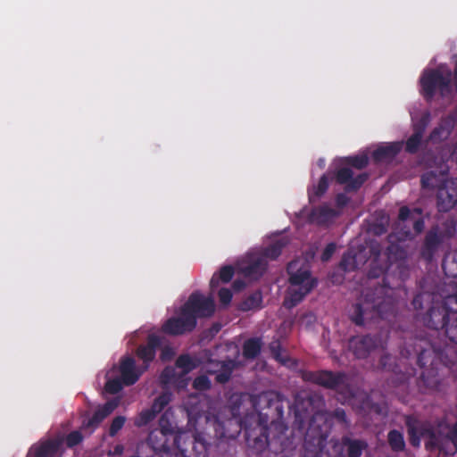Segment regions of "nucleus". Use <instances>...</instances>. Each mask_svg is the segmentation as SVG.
Segmentation results:
<instances>
[{
    "instance_id": "nucleus-8",
    "label": "nucleus",
    "mask_w": 457,
    "mask_h": 457,
    "mask_svg": "<svg viewBox=\"0 0 457 457\" xmlns=\"http://www.w3.org/2000/svg\"><path fill=\"white\" fill-rule=\"evenodd\" d=\"M302 378L305 382H310L326 389L336 391L344 398L352 395V389L349 379L344 371H332L328 370H305L302 374Z\"/></svg>"
},
{
    "instance_id": "nucleus-53",
    "label": "nucleus",
    "mask_w": 457,
    "mask_h": 457,
    "mask_svg": "<svg viewBox=\"0 0 457 457\" xmlns=\"http://www.w3.org/2000/svg\"><path fill=\"white\" fill-rule=\"evenodd\" d=\"M430 120H431V113L429 111H426L420 116L418 123L413 126V130L420 131V133L424 134Z\"/></svg>"
},
{
    "instance_id": "nucleus-49",
    "label": "nucleus",
    "mask_w": 457,
    "mask_h": 457,
    "mask_svg": "<svg viewBox=\"0 0 457 457\" xmlns=\"http://www.w3.org/2000/svg\"><path fill=\"white\" fill-rule=\"evenodd\" d=\"M353 175V170L350 168H341L336 173V181L340 185L346 186L347 183L350 182Z\"/></svg>"
},
{
    "instance_id": "nucleus-51",
    "label": "nucleus",
    "mask_w": 457,
    "mask_h": 457,
    "mask_svg": "<svg viewBox=\"0 0 457 457\" xmlns=\"http://www.w3.org/2000/svg\"><path fill=\"white\" fill-rule=\"evenodd\" d=\"M83 441V436L80 431H71L66 436L65 444L67 447L72 448Z\"/></svg>"
},
{
    "instance_id": "nucleus-44",
    "label": "nucleus",
    "mask_w": 457,
    "mask_h": 457,
    "mask_svg": "<svg viewBox=\"0 0 457 457\" xmlns=\"http://www.w3.org/2000/svg\"><path fill=\"white\" fill-rule=\"evenodd\" d=\"M389 219L386 216L381 217L380 220L374 222L370 231L375 236H381L387 232Z\"/></svg>"
},
{
    "instance_id": "nucleus-6",
    "label": "nucleus",
    "mask_w": 457,
    "mask_h": 457,
    "mask_svg": "<svg viewBox=\"0 0 457 457\" xmlns=\"http://www.w3.org/2000/svg\"><path fill=\"white\" fill-rule=\"evenodd\" d=\"M297 262H290L287 264L289 287L283 305L287 309H292L299 304L318 285L317 278L312 276L307 268H297Z\"/></svg>"
},
{
    "instance_id": "nucleus-57",
    "label": "nucleus",
    "mask_w": 457,
    "mask_h": 457,
    "mask_svg": "<svg viewBox=\"0 0 457 457\" xmlns=\"http://www.w3.org/2000/svg\"><path fill=\"white\" fill-rule=\"evenodd\" d=\"M336 248H337V245L335 243L328 244L321 253V256H320L321 261L328 262L334 254Z\"/></svg>"
},
{
    "instance_id": "nucleus-43",
    "label": "nucleus",
    "mask_w": 457,
    "mask_h": 457,
    "mask_svg": "<svg viewBox=\"0 0 457 457\" xmlns=\"http://www.w3.org/2000/svg\"><path fill=\"white\" fill-rule=\"evenodd\" d=\"M346 163L358 170L364 169L369 164V157L367 154H359L349 156L345 160Z\"/></svg>"
},
{
    "instance_id": "nucleus-55",
    "label": "nucleus",
    "mask_w": 457,
    "mask_h": 457,
    "mask_svg": "<svg viewBox=\"0 0 457 457\" xmlns=\"http://www.w3.org/2000/svg\"><path fill=\"white\" fill-rule=\"evenodd\" d=\"M126 419L123 416L115 417L109 428V436H114L123 428Z\"/></svg>"
},
{
    "instance_id": "nucleus-48",
    "label": "nucleus",
    "mask_w": 457,
    "mask_h": 457,
    "mask_svg": "<svg viewBox=\"0 0 457 457\" xmlns=\"http://www.w3.org/2000/svg\"><path fill=\"white\" fill-rule=\"evenodd\" d=\"M269 349H270V352L272 357L276 361H278L283 364H285L287 362V359L281 355L282 346L278 340L272 341L269 345Z\"/></svg>"
},
{
    "instance_id": "nucleus-42",
    "label": "nucleus",
    "mask_w": 457,
    "mask_h": 457,
    "mask_svg": "<svg viewBox=\"0 0 457 457\" xmlns=\"http://www.w3.org/2000/svg\"><path fill=\"white\" fill-rule=\"evenodd\" d=\"M456 224V221L453 218L447 219L442 223V230L439 231V235L442 237L443 240L445 238H451L455 235Z\"/></svg>"
},
{
    "instance_id": "nucleus-39",
    "label": "nucleus",
    "mask_w": 457,
    "mask_h": 457,
    "mask_svg": "<svg viewBox=\"0 0 457 457\" xmlns=\"http://www.w3.org/2000/svg\"><path fill=\"white\" fill-rule=\"evenodd\" d=\"M339 266L344 271H352L358 268L357 254L351 251L345 253L340 261Z\"/></svg>"
},
{
    "instance_id": "nucleus-21",
    "label": "nucleus",
    "mask_w": 457,
    "mask_h": 457,
    "mask_svg": "<svg viewBox=\"0 0 457 457\" xmlns=\"http://www.w3.org/2000/svg\"><path fill=\"white\" fill-rule=\"evenodd\" d=\"M338 215V212L327 204H323L313 208L309 216L308 220L317 225H328Z\"/></svg>"
},
{
    "instance_id": "nucleus-32",
    "label": "nucleus",
    "mask_w": 457,
    "mask_h": 457,
    "mask_svg": "<svg viewBox=\"0 0 457 457\" xmlns=\"http://www.w3.org/2000/svg\"><path fill=\"white\" fill-rule=\"evenodd\" d=\"M328 188V177L327 174H323L317 186H313L312 189L308 190V197L311 203H314L319 200Z\"/></svg>"
},
{
    "instance_id": "nucleus-4",
    "label": "nucleus",
    "mask_w": 457,
    "mask_h": 457,
    "mask_svg": "<svg viewBox=\"0 0 457 457\" xmlns=\"http://www.w3.org/2000/svg\"><path fill=\"white\" fill-rule=\"evenodd\" d=\"M412 237L410 228L403 230L399 235L394 233L388 235V243L386 252L382 253V247L379 244H372L370 247V264L368 271L369 278H378L383 276L389 267L396 264L397 268H406L408 253L405 247L400 243H395V240L403 241Z\"/></svg>"
},
{
    "instance_id": "nucleus-34",
    "label": "nucleus",
    "mask_w": 457,
    "mask_h": 457,
    "mask_svg": "<svg viewBox=\"0 0 457 457\" xmlns=\"http://www.w3.org/2000/svg\"><path fill=\"white\" fill-rule=\"evenodd\" d=\"M287 245V241L284 238H280L263 250V257L265 260L269 258L270 260H276L282 253L284 247Z\"/></svg>"
},
{
    "instance_id": "nucleus-61",
    "label": "nucleus",
    "mask_w": 457,
    "mask_h": 457,
    "mask_svg": "<svg viewBox=\"0 0 457 457\" xmlns=\"http://www.w3.org/2000/svg\"><path fill=\"white\" fill-rule=\"evenodd\" d=\"M332 417H334L340 422L346 421V413H345V410L342 408L335 409L332 412Z\"/></svg>"
},
{
    "instance_id": "nucleus-9",
    "label": "nucleus",
    "mask_w": 457,
    "mask_h": 457,
    "mask_svg": "<svg viewBox=\"0 0 457 457\" xmlns=\"http://www.w3.org/2000/svg\"><path fill=\"white\" fill-rule=\"evenodd\" d=\"M172 446V457H207L210 444L202 433L180 432Z\"/></svg>"
},
{
    "instance_id": "nucleus-60",
    "label": "nucleus",
    "mask_w": 457,
    "mask_h": 457,
    "mask_svg": "<svg viewBox=\"0 0 457 457\" xmlns=\"http://www.w3.org/2000/svg\"><path fill=\"white\" fill-rule=\"evenodd\" d=\"M348 202H349V197L345 194L339 193L337 195L336 204L337 207L343 208L348 204Z\"/></svg>"
},
{
    "instance_id": "nucleus-7",
    "label": "nucleus",
    "mask_w": 457,
    "mask_h": 457,
    "mask_svg": "<svg viewBox=\"0 0 457 457\" xmlns=\"http://www.w3.org/2000/svg\"><path fill=\"white\" fill-rule=\"evenodd\" d=\"M452 71L443 72L440 69H426L420 78V93L423 98L431 103L436 93L442 97L452 93Z\"/></svg>"
},
{
    "instance_id": "nucleus-24",
    "label": "nucleus",
    "mask_w": 457,
    "mask_h": 457,
    "mask_svg": "<svg viewBox=\"0 0 457 457\" xmlns=\"http://www.w3.org/2000/svg\"><path fill=\"white\" fill-rule=\"evenodd\" d=\"M446 180H450V179L446 178L445 173L429 170L422 174L420 178V184L423 189H436L437 192L439 187H442V185L445 184Z\"/></svg>"
},
{
    "instance_id": "nucleus-50",
    "label": "nucleus",
    "mask_w": 457,
    "mask_h": 457,
    "mask_svg": "<svg viewBox=\"0 0 457 457\" xmlns=\"http://www.w3.org/2000/svg\"><path fill=\"white\" fill-rule=\"evenodd\" d=\"M177 378V372L173 367H165L161 373L160 379L164 385L172 384Z\"/></svg>"
},
{
    "instance_id": "nucleus-1",
    "label": "nucleus",
    "mask_w": 457,
    "mask_h": 457,
    "mask_svg": "<svg viewBox=\"0 0 457 457\" xmlns=\"http://www.w3.org/2000/svg\"><path fill=\"white\" fill-rule=\"evenodd\" d=\"M443 331L454 345L415 337L401 347L402 357L408 359L412 354L417 355V364L422 370L417 379L421 394L445 393L449 386V375L457 378V311L452 314Z\"/></svg>"
},
{
    "instance_id": "nucleus-46",
    "label": "nucleus",
    "mask_w": 457,
    "mask_h": 457,
    "mask_svg": "<svg viewBox=\"0 0 457 457\" xmlns=\"http://www.w3.org/2000/svg\"><path fill=\"white\" fill-rule=\"evenodd\" d=\"M170 401V395L163 393L154 399L151 408L158 414L168 405Z\"/></svg>"
},
{
    "instance_id": "nucleus-19",
    "label": "nucleus",
    "mask_w": 457,
    "mask_h": 457,
    "mask_svg": "<svg viewBox=\"0 0 457 457\" xmlns=\"http://www.w3.org/2000/svg\"><path fill=\"white\" fill-rule=\"evenodd\" d=\"M120 378L125 386H132L139 379L141 373L137 370L132 357H123L120 362Z\"/></svg>"
},
{
    "instance_id": "nucleus-11",
    "label": "nucleus",
    "mask_w": 457,
    "mask_h": 457,
    "mask_svg": "<svg viewBox=\"0 0 457 457\" xmlns=\"http://www.w3.org/2000/svg\"><path fill=\"white\" fill-rule=\"evenodd\" d=\"M195 317L184 311L181 306L179 315L168 319L162 325L163 333L170 336H180L192 332L196 327Z\"/></svg>"
},
{
    "instance_id": "nucleus-5",
    "label": "nucleus",
    "mask_w": 457,
    "mask_h": 457,
    "mask_svg": "<svg viewBox=\"0 0 457 457\" xmlns=\"http://www.w3.org/2000/svg\"><path fill=\"white\" fill-rule=\"evenodd\" d=\"M389 286L383 278V285L375 287L373 295L367 293L363 301L357 303L352 307V321L361 326L365 321H372L378 319L387 320L395 316V303L392 297L386 295Z\"/></svg>"
},
{
    "instance_id": "nucleus-35",
    "label": "nucleus",
    "mask_w": 457,
    "mask_h": 457,
    "mask_svg": "<svg viewBox=\"0 0 457 457\" xmlns=\"http://www.w3.org/2000/svg\"><path fill=\"white\" fill-rule=\"evenodd\" d=\"M177 368L182 370V374L186 375L198 367V363L189 354H180L175 362Z\"/></svg>"
},
{
    "instance_id": "nucleus-29",
    "label": "nucleus",
    "mask_w": 457,
    "mask_h": 457,
    "mask_svg": "<svg viewBox=\"0 0 457 457\" xmlns=\"http://www.w3.org/2000/svg\"><path fill=\"white\" fill-rule=\"evenodd\" d=\"M316 396L313 395H307L305 397L297 395L295 403V412L296 418L305 417L309 412V409L312 407Z\"/></svg>"
},
{
    "instance_id": "nucleus-56",
    "label": "nucleus",
    "mask_w": 457,
    "mask_h": 457,
    "mask_svg": "<svg viewBox=\"0 0 457 457\" xmlns=\"http://www.w3.org/2000/svg\"><path fill=\"white\" fill-rule=\"evenodd\" d=\"M219 299L221 304L228 305L232 300V292L228 288L222 287L218 292Z\"/></svg>"
},
{
    "instance_id": "nucleus-16",
    "label": "nucleus",
    "mask_w": 457,
    "mask_h": 457,
    "mask_svg": "<svg viewBox=\"0 0 457 457\" xmlns=\"http://www.w3.org/2000/svg\"><path fill=\"white\" fill-rule=\"evenodd\" d=\"M411 224L415 235L420 234L425 228L423 210L420 207L410 209L403 206L399 210L398 225Z\"/></svg>"
},
{
    "instance_id": "nucleus-3",
    "label": "nucleus",
    "mask_w": 457,
    "mask_h": 457,
    "mask_svg": "<svg viewBox=\"0 0 457 457\" xmlns=\"http://www.w3.org/2000/svg\"><path fill=\"white\" fill-rule=\"evenodd\" d=\"M448 284H454L452 294L443 296L435 293L420 292L411 302L417 312V318L425 327L435 331L443 330L452 314L457 311V283L450 281Z\"/></svg>"
},
{
    "instance_id": "nucleus-14",
    "label": "nucleus",
    "mask_w": 457,
    "mask_h": 457,
    "mask_svg": "<svg viewBox=\"0 0 457 457\" xmlns=\"http://www.w3.org/2000/svg\"><path fill=\"white\" fill-rule=\"evenodd\" d=\"M381 345V338L378 336H357L349 340V349L357 359L367 358L371 352Z\"/></svg>"
},
{
    "instance_id": "nucleus-25",
    "label": "nucleus",
    "mask_w": 457,
    "mask_h": 457,
    "mask_svg": "<svg viewBox=\"0 0 457 457\" xmlns=\"http://www.w3.org/2000/svg\"><path fill=\"white\" fill-rule=\"evenodd\" d=\"M117 403L109 401L95 411L92 417L84 421L83 426L86 428H96L101 422L108 417L117 407Z\"/></svg>"
},
{
    "instance_id": "nucleus-40",
    "label": "nucleus",
    "mask_w": 457,
    "mask_h": 457,
    "mask_svg": "<svg viewBox=\"0 0 457 457\" xmlns=\"http://www.w3.org/2000/svg\"><path fill=\"white\" fill-rule=\"evenodd\" d=\"M158 430L164 432L168 436H172V443H174V437H177L179 433H176L175 427L170 422L168 414L163 413L159 420Z\"/></svg>"
},
{
    "instance_id": "nucleus-59",
    "label": "nucleus",
    "mask_w": 457,
    "mask_h": 457,
    "mask_svg": "<svg viewBox=\"0 0 457 457\" xmlns=\"http://www.w3.org/2000/svg\"><path fill=\"white\" fill-rule=\"evenodd\" d=\"M394 358L390 354H384L379 360V365L383 370H390Z\"/></svg>"
},
{
    "instance_id": "nucleus-41",
    "label": "nucleus",
    "mask_w": 457,
    "mask_h": 457,
    "mask_svg": "<svg viewBox=\"0 0 457 457\" xmlns=\"http://www.w3.org/2000/svg\"><path fill=\"white\" fill-rule=\"evenodd\" d=\"M436 445L439 451L449 457L454 456V454L457 453V444L446 436L438 441Z\"/></svg>"
},
{
    "instance_id": "nucleus-47",
    "label": "nucleus",
    "mask_w": 457,
    "mask_h": 457,
    "mask_svg": "<svg viewBox=\"0 0 457 457\" xmlns=\"http://www.w3.org/2000/svg\"><path fill=\"white\" fill-rule=\"evenodd\" d=\"M123 386H125L120 378H114L107 380L104 386V389L107 393L114 395L121 391Z\"/></svg>"
},
{
    "instance_id": "nucleus-63",
    "label": "nucleus",
    "mask_w": 457,
    "mask_h": 457,
    "mask_svg": "<svg viewBox=\"0 0 457 457\" xmlns=\"http://www.w3.org/2000/svg\"><path fill=\"white\" fill-rule=\"evenodd\" d=\"M445 436L457 444V421Z\"/></svg>"
},
{
    "instance_id": "nucleus-20",
    "label": "nucleus",
    "mask_w": 457,
    "mask_h": 457,
    "mask_svg": "<svg viewBox=\"0 0 457 457\" xmlns=\"http://www.w3.org/2000/svg\"><path fill=\"white\" fill-rule=\"evenodd\" d=\"M454 119L452 116L443 117L438 125L434 128L428 136V141L440 143L447 139L454 128Z\"/></svg>"
},
{
    "instance_id": "nucleus-52",
    "label": "nucleus",
    "mask_w": 457,
    "mask_h": 457,
    "mask_svg": "<svg viewBox=\"0 0 457 457\" xmlns=\"http://www.w3.org/2000/svg\"><path fill=\"white\" fill-rule=\"evenodd\" d=\"M157 413L150 408L147 410H144L140 412L138 420L136 422L137 426H145L154 420Z\"/></svg>"
},
{
    "instance_id": "nucleus-33",
    "label": "nucleus",
    "mask_w": 457,
    "mask_h": 457,
    "mask_svg": "<svg viewBox=\"0 0 457 457\" xmlns=\"http://www.w3.org/2000/svg\"><path fill=\"white\" fill-rule=\"evenodd\" d=\"M442 269L447 278H457V252L445 256Z\"/></svg>"
},
{
    "instance_id": "nucleus-45",
    "label": "nucleus",
    "mask_w": 457,
    "mask_h": 457,
    "mask_svg": "<svg viewBox=\"0 0 457 457\" xmlns=\"http://www.w3.org/2000/svg\"><path fill=\"white\" fill-rule=\"evenodd\" d=\"M368 174L367 173H361L357 175L356 177H353L349 183H347L345 187V190L347 192L356 191L358 190L368 179Z\"/></svg>"
},
{
    "instance_id": "nucleus-62",
    "label": "nucleus",
    "mask_w": 457,
    "mask_h": 457,
    "mask_svg": "<svg viewBox=\"0 0 457 457\" xmlns=\"http://www.w3.org/2000/svg\"><path fill=\"white\" fill-rule=\"evenodd\" d=\"M174 355L173 349L170 346H165L162 349L161 359L162 361L170 360Z\"/></svg>"
},
{
    "instance_id": "nucleus-27",
    "label": "nucleus",
    "mask_w": 457,
    "mask_h": 457,
    "mask_svg": "<svg viewBox=\"0 0 457 457\" xmlns=\"http://www.w3.org/2000/svg\"><path fill=\"white\" fill-rule=\"evenodd\" d=\"M268 268L267 261L262 257H258L243 269V273L250 279H259Z\"/></svg>"
},
{
    "instance_id": "nucleus-64",
    "label": "nucleus",
    "mask_w": 457,
    "mask_h": 457,
    "mask_svg": "<svg viewBox=\"0 0 457 457\" xmlns=\"http://www.w3.org/2000/svg\"><path fill=\"white\" fill-rule=\"evenodd\" d=\"M245 287V283L241 280H235L233 282V288L235 290H240Z\"/></svg>"
},
{
    "instance_id": "nucleus-31",
    "label": "nucleus",
    "mask_w": 457,
    "mask_h": 457,
    "mask_svg": "<svg viewBox=\"0 0 457 457\" xmlns=\"http://www.w3.org/2000/svg\"><path fill=\"white\" fill-rule=\"evenodd\" d=\"M262 339L259 337L249 338L243 345V355L245 359H255L262 350Z\"/></svg>"
},
{
    "instance_id": "nucleus-30",
    "label": "nucleus",
    "mask_w": 457,
    "mask_h": 457,
    "mask_svg": "<svg viewBox=\"0 0 457 457\" xmlns=\"http://www.w3.org/2000/svg\"><path fill=\"white\" fill-rule=\"evenodd\" d=\"M235 273V270L231 265H226L220 268L219 274H213L210 280V287L212 291H214L220 284V281L223 283L229 282Z\"/></svg>"
},
{
    "instance_id": "nucleus-10",
    "label": "nucleus",
    "mask_w": 457,
    "mask_h": 457,
    "mask_svg": "<svg viewBox=\"0 0 457 457\" xmlns=\"http://www.w3.org/2000/svg\"><path fill=\"white\" fill-rule=\"evenodd\" d=\"M328 433L312 420L304 435L303 453L301 457H322Z\"/></svg>"
},
{
    "instance_id": "nucleus-26",
    "label": "nucleus",
    "mask_w": 457,
    "mask_h": 457,
    "mask_svg": "<svg viewBox=\"0 0 457 457\" xmlns=\"http://www.w3.org/2000/svg\"><path fill=\"white\" fill-rule=\"evenodd\" d=\"M209 364L215 365L216 368H219L217 374L215 376V380L217 383L220 384L227 383L230 379L232 372L236 368V362L233 360L222 361H210Z\"/></svg>"
},
{
    "instance_id": "nucleus-38",
    "label": "nucleus",
    "mask_w": 457,
    "mask_h": 457,
    "mask_svg": "<svg viewBox=\"0 0 457 457\" xmlns=\"http://www.w3.org/2000/svg\"><path fill=\"white\" fill-rule=\"evenodd\" d=\"M423 135L420 131L413 130V134L405 142V152L411 154L418 153L422 144Z\"/></svg>"
},
{
    "instance_id": "nucleus-13",
    "label": "nucleus",
    "mask_w": 457,
    "mask_h": 457,
    "mask_svg": "<svg viewBox=\"0 0 457 457\" xmlns=\"http://www.w3.org/2000/svg\"><path fill=\"white\" fill-rule=\"evenodd\" d=\"M368 448V444L362 439H353L349 436H343L341 442H334L332 446L333 457H361ZM327 457H332L327 453Z\"/></svg>"
},
{
    "instance_id": "nucleus-36",
    "label": "nucleus",
    "mask_w": 457,
    "mask_h": 457,
    "mask_svg": "<svg viewBox=\"0 0 457 457\" xmlns=\"http://www.w3.org/2000/svg\"><path fill=\"white\" fill-rule=\"evenodd\" d=\"M262 295L260 291H255L249 295L240 303V309L244 312L251 311L261 307Z\"/></svg>"
},
{
    "instance_id": "nucleus-54",
    "label": "nucleus",
    "mask_w": 457,
    "mask_h": 457,
    "mask_svg": "<svg viewBox=\"0 0 457 457\" xmlns=\"http://www.w3.org/2000/svg\"><path fill=\"white\" fill-rule=\"evenodd\" d=\"M193 386L196 390L205 391L211 388L212 383L208 377L202 375L195 378L193 382Z\"/></svg>"
},
{
    "instance_id": "nucleus-18",
    "label": "nucleus",
    "mask_w": 457,
    "mask_h": 457,
    "mask_svg": "<svg viewBox=\"0 0 457 457\" xmlns=\"http://www.w3.org/2000/svg\"><path fill=\"white\" fill-rule=\"evenodd\" d=\"M162 345V338L155 335L150 334L147 337L145 345H141L137 349V356L143 361L145 369H147L149 364L154 360L156 351Z\"/></svg>"
},
{
    "instance_id": "nucleus-58",
    "label": "nucleus",
    "mask_w": 457,
    "mask_h": 457,
    "mask_svg": "<svg viewBox=\"0 0 457 457\" xmlns=\"http://www.w3.org/2000/svg\"><path fill=\"white\" fill-rule=\"evenodd\" d=\"M393 371L395 372L397 384L399 385H404L405 383H407L410 378L414 374L413 369H411V372H403L399 374L395 370H393Z\"/></svg>"
},
{
    "instance_id": "nucleus-22",
    "label": "nucleus",
    "mask_w": 457,
    "mask_h": 457,
    "mask_svg": "<svg viewBox=\"0 0 457 457\" xmlns=\"http://www.w3.org/2000/svg\"><path fill=\"white\" fill-rule=\"evenodd\" d=\"M60 447V440L49 439L38 445H32L27 457H54L58 453Z\"/></svg>"
},
{
    "instance_id": "nucleus-15",
    "label": "nucleus",
    "mask_w": 457,
    "mask_h": 457,
    "mask_svg": "<svg viewBox=\"0 0 457 457\" xmlns=\"http://www.w3.org/2000/svg\"><path fill=\"white\" fill-rule=\"evenodd\" d=\"M457 204V179L446 180L436 192V207L439 212L451 211Z\"/></svg>"
},
{
    "instance_id": "nucleus-23",
    "label": "nucleus",
    "mask_w": 457,
    "mask_h": 457,
    "mask_svg": "<svg viewBox=\"0 0 457 457\" xmlns=\"http://www.w3.org/2000/svg\"><path fill=\"white\" fill-rule=\"evenodd\" d=\"M403 142H392L381 145L372 152V159L376 162L394 159L403 149Z\"/></svg>"
},
{
    "instance_id": "nucleus-12",
    "label": "nucleus",
    "mask_w": 457,
    "mask_h": 457,
    "mask_svg": "<svg viewBox=\"0 0 457 457\" xmlns=\"http://www.w3.org/2000/svg\"><path fill=\"white\" fill-rule=\"evenodd\" d=\"M185 312L197 318L211 317L215 312V303L212 297H205L199 292H194L182 305Z\"/></svg>"
},
{
    "instance_id": "nucleus-2",
    "label": "nucleus",
    "mask_w": 457,
    "mask_h": 457,
    "mask_svg": "<svg viewBox=\"0 0 457 457\" xmlns=\"http://www.w3.org/2000/svg\"><path fill=\"white\" fill-rule=\"evenodd\" d=\"M268 415L250 413L239 422L233 420L213 422L214 436L220 441L236 440L244 430L246 445L256 453H261L267 447L275 453H281V457H293V452L299 445L301 438L282 421H272L268 426Z\"/></svg>"
},
{
    "instance_id": "nucleus-17",
    "label": "nucleus",
    "mask_w": 457,
    "mask_h": 457,
    "mask_svg": "<svg viewBox=\"0 0 457 457\" xmlns=\"http://www.w3.org/2000/svg\"><path fill=\"white\" fill-rule=\"evenodd\" d=\"M439 235V227H432L426 234L420 249V255L427 262H431L443 243Z\"/></svg>"
},
{
    "instance_id": "nucleus-28",
    "label": "nucleus",
    "mask_w": 457,
    "mask_h": 457,
    "mask_svg": "<svg viewBox=\"0 0 457 457\" xmlns=\"http://www.w3.org/2000/svg\"><path fill=\"white\" fill-rule=\"evenodd\" d=\"M405 426L411 444L412 445H418L420 444V435L421 434L420 420L412 415H408L405 417Z\"/></svg>"
},
{
    "instance_id": "nucleus-37",
    "label": "nucleus",
    "mask_w": 457,
    "mask_h": 457,
    "mask_svg": "<svg viewBox=\"0 0 457 457\" xmlns=\"http://www.w3.org/2000/svg\"><path fill=\"white\" fill-rule=\"evenodd\" d=\"M387 439L388 444L394 452H402L404 450L405 442L403 435L399 430L393 429L389 431Z\"/></svg>"
}]
</instances>
